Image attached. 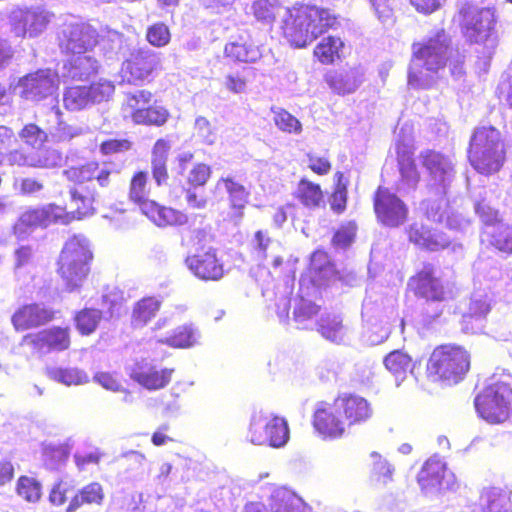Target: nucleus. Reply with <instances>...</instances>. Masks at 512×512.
Segmentation results:
<instances>
[{"instance_id": "53", "label": "nucleus", "mask_w": 512, "mask_h": 512, "mask_svg": "<svg viewBox=\"0 0 512 512\" xmlns=\"http://www.w3.org/2000/svg\"><path fill=\"white\" fill-rule=\"evenodd\" d=\"M275 125L283 132L299 134L302 131L300 121L282 108H272Z\"/></svg>"}, {"instance_id": "59", "label": "nucleus", "mask_w": 512, "mask_h": 512, "mask_svg": "<svg viewBox=\"0 0 512 512\" xmlns=\"http://www.w3.org/2000/svg\"><path fill=\"white\" fill-rule=\"evenodd\" d=\"M75 488L74 481L72 479L63 478L57 481L49 494V501L55 506H60L66 502L67 493L71 492Z\"/></svg>"}, {"instance_id": "11", "label": "nucleus", "mask_w": 512, "mask_h": 512, "mask_svg": "<svg viewBox=\"0 0 512 512\" xmlns=\"http://www.w3.org/2000/svg\"><path fill=\"white\" fill-rule=\"evenodd\" d=\"M408 285L415 294L426 300L424 317L428 322L437 319L443 312L442 302L446 299L447 291L442 280L436 275L432 266L424 268L409 280Z\"/></svg>"}, {"instance_id": "42", "label": "nucleus", "mask_w": 512, "mask_h": 512, "mask_svg": "<svg viewBox=\"0 0 512 512\" xmlns=\"http://www.w3.org/2000/svg\"><path fill=\"white\" fill-rule=\"evenodd\" d=\"M325 80L338 94H347L354 92L361 83L359 73L355 70L346 72L332 71L326 74Z\"/></svg>"}, {"instance_id": "48", "label": "nucleus", "mask_w": 512, "mask_h": 512, "mask_svg": "<svg viewBox=\"0 0 512 512\" xmlns=\"http://www.w3.org/2000/svg\"><path fill=\"white\" fill-rule=\"evenodd\" d=\"M343 47V42L338 37L328 36L323 38L315 47L314 55L323 64H330L336 58H339V53Z\"/></svg>"}, {"instance_id": "26", "label": "nucleus", "mask_w": 512, "mask_h": 512, "mask_svg": "<svg viewBox=\"0 0 512 512\" xmlns=\"http://www.w3.org/2000/svg\"><path fill=\"white\" fill-rule=\"evenodd\" d=\"M23 341L40 354H47L51 351H63L70 345L68 330L60 327L28 334L24 337Z\"/></svg>"}, {"instance_id": "36", "label": "nucleus", "mask_w": 512, "mask_h": 512, "mask_svg": "<svg viewBox=\"0 0 512 512\" xmlns=\"http://www.w3.org/2000/svg\"><path fill=\"white\" fill-rule=\"evenodd\" d=\"M64 68L67 69V77L83 81L98 72L99 62L89 53L73 54V57Z\"/></svg>"}, {"instance_id": "39", "label": "nucleus", "mask_w": 512, "mask_h": 512, "mask_svg": "<svg viewBox=\"0 0 512 512\" xmlns=\"http://www.w3.org/2000/svg\"><path fill=\"white\" fill-rule=\"evenodd\" d=\"M46 376L65 386L83 385L89 382L88 374L77 367L47 366Z\"/></svg>"}, {"instance_id": "31", "label": "nucleus", "mask_w": 512, "mask_h": 512, "mask_svg": "<svg viewBox=\"0 0 512 512\" xmlns=\"http://www.w3.org/2000/svg\"><path fill=\"white\" fill-rule=\"evenodd\" d=\"M53 318V312L43 304L23 305L15 311L12 323L16 330H27L44 325Z\"/></svg>"}, {"instance_id": "37", "label": "nucleus", "mask_w": 512, "mask_h": 512, "mask_svg": "<svg viewBox=\"0 0 512 512\" xmlns=\"http://www.w3.org/2000/svg\"><path fill=\"white\" fill-rule=\"evenodd\" d=\"M383 363L386 369L394 376L397 386L406 379L407 375L414 368L411 356L402 350L390 352L384 358Z\"/></svg>"}, {"instance_id": "57", "label": "nucleus", "mask_w": 512, "mask_h": 512, "mask_svg": "<svg viewBox=\"0 0 512 512\" xmlns=\"http://www.w3.org/2000/svg\"><path fill=\"white\" fill-rule=\"evenodd\" d=\"M17 493L28 502H36L41 496V485L34 478L22 476L17 482Z\"/></svg>"}, {"instance_id": "27", "label": "nucleus", "mask_w": 512, "mask_h": 512, "mask_svg": "<svg viewBox=\"0 0 512 512\" xmlns=\"http://www.w3.org/2000/svg\"><path fill=\"white\" fill-rule=\"evenodd\" d=\"M216 189L224 191L228 195L232 210L230 217L235 223L240 222L244 215L243 210L248 203L250 191L232 177L220 178L216 183Z\"/></svg>"}, {"instance_id": "38", "label": "nucleus", "mask_w": 512, "mask_h": 512, "mask_svg": "<svg viewBox=\"0 0 512 512\" xmlns=\"http://www.w3.org/2000/svg\"><path fill=\"white\" fill-rule=\"evenodd\" d=\"M499 197L500 195L496 194L491 189L487 190L484 188L482 192H479L475 199V212L485 224L486 228L495 226L497 223L501 222L499 220L498 210L492 206L494 200Z\"/></svg>"}, {"instance_id": "23", "label": "nucleus", "mask_w": 512, "mask_h": 512, "mask_svg": "<svg viewBox=\"0 0 512 512\" xmlns=\"http://www.w3.org/2000/svg\"><path fill=\"white\" fill-rule=\"evenodd\" d=\"M335 409L348 427L363 425L373 416L370 402L356 394H341L335 399Z\"/></svg>"}, {"instance_id": "17", "label": "nucleus", "mask_w": 512, "mask_h": 512, "mask_svg": "<svg viewBox=\"0 0 512 512\" xmlns=\"http://www.w3.org/2000/svg\"><path fill=\"white\" fill-rule=\"evenodd\" d=\"M418 482L426 494H435L445 490H454L457 486L453 472L438 457L429 458L418 474Z\"/></svg>"}, {"instance_id": "7", "label": "nucleus", "mask_w": 512, "mask_h": 512, "mask_svg": "<svg viewBox=\"0 0 512 512\" xmlns=\"http://www.w3.org/2000/svg\"><path fill=\"white\" fill-rule=\"evenodd\" d=\"M147 179L148 175L145 172H138L134 175L130 183V200L137 204L141 212L159 227L186 224L188 216L185 213L170 207L160 206L155 201L148 199Z\"/></svg>"}, {"instance_id": "55", "label": "nucleus", "mask_w": 512, "mask_h": 512, "mask_svg": "<svg viewBox=\"0 0 512 512\" xmlns=\"http://www.w3.org/2000/svg\"><path fill=\"white\" fill-rule=\"evenodd\" d=\"M71 200L76 205V210L68 212L74 219H82L83 217L92 215L94 213V197H86L79 193L76 189L70 190Z\"/></svg>"}, {"instance_id": "50", "label": "nucleus", "mask_w": 512, "mask_h": 512, "mask_svg": "<svg viewBox=\"0 0 512 512\" xmlns=\"http://www.w3.org/2000/svg\"><path fill=\"white\" fill-rule=\"evenodd\" d=\"M64 107L70 111H79L91 105L89 90L86 86L69 87L63 95Z\"/></svg>"}, {"instance_id": "18", "label": "nucleus", "mask_w": 512, "mask_h": 512, "mask_svg": "<svg viewBox=\"0 0 512 512\" xmlns=\"http://www.w3.org/2000/svg\"><path fill=\"white\" fill-rule=\"evenodd\" d=\"M396 151L401 175L398 191L408 192L416 187L419 173L413 160V139L410 130L405 127H401L398 133Z\"/></svg>"}, {"instance_id": "21", "label": "nucleus", "mask_w": 512, "mask_h": 512, "mask_svg": "<svg viewBox=\"0 0 512 512\" xmlns=\"http://www.w3.org/2000/svg\"><path fill=\"white\" fill-rule=\"evenodd\" d=\"M374 210L378 221L388 227L402 225L408 216V208L405 203L383 187H379L375 194Z\"/></svg>"}, {"instance_id": "35", "label": "nucleus", "mask_w": 512, "mask_h": 512, "mask_svg": "<svg viewBox=\"0 0 512 512\" xmlns=\"http://www.w3.org/2000/svg\"><path fill=\"white\" fill-rule=\"evenodd\" d=\"M224 51L227 57L246 63H254L262 56L260 47L254 44L249 36L243 35L227 43Z\"/></svg>"}, {"instance_id": "4", "label": "nucleus", "mask_w": 512, "mask_h": 512, "mask_svg": "<svg viewBox=\"0 0 512 512\" xmlns=\"http://www.w3.org/2000/svg\"><path fill=\"white\" fill-rule=\"evenodd\" d=\"M506 150L499 130L492 126L475 129L469 149V161L476 171L490 175L498 172L505 162Z\"/></svg>"}, {"instance_id": "5", "label": "nucleus", "mask_w": 512, "mask_h": 512, "mask_svg": "<svg viewBox=\"0 0 512 512\" xmlns=\"http://www.w3.org/2000/svg\"><path fill=\"white\" fill-rule=\"evenodd\" d=\"M91 259L90 243L85 236L74 235L65 242L58 264L59 274L68 291L81 287L88 275V262Z\"/></svg>"}, {"instance_id": "43", "label": "nucleus", "mask_w": 512, "mask_h": 512, "mask_svg": "<svg viewBox=\"0 0 512 512\" xmlns=\"http://www.w3.org/2000/svg\"><path fill=\"white\" fill-rule=\"evenodd\" d=\"M484 233L488 236L490 244L498 251L512 254V225L500 222L485 228Z\"/></svg>"}, {"instance_id": "52", "label": "nucleus", "mask_w": 512, "mask_h": 512, "mask_svg": "<svg viewBox=\"0 0 512 512\" xmlns=\"http://www.w3.org/2000/svg\"><path fill=\"white\" fill-rule=\"evenodd\" d=\"M101 318L102 313L100 310L84 309L76 315L77 329L81 334L89 335L96 330Z\"/></svg>"}, {"instance_id": "34", "label": "nucleus", "mask_w": 512, "mask_h": 512, "mask_svg": "<svg viewBox=\"0 0 512 512\" xmlns=\"http://www.w3.org/2000/svg\"><path fill=\"white\" fill-rule=\"evenodd\" d=\"M201 334L192 324H184L166 335H156L155 341L172 348H190L199 344Z\"/></svg>"}, {"instance_id": "41", "label": "nucleus", "mask_w": 512, "mask_h": 512, "mask_svg": "<svg viewBox=\"0 0 512 512\" xmlns=\"http://www.w3.org/2000/svg\"><path fill=\"white\" fill-rule=\"evenodd\" d=\"M104 490L100 483L91 482L82 487L69 502L66 512H76L84 504L102 505Z\"/></svg>"}, {"instance_id": "62", "label": "nucleus", "mask_w": 512, "mask_h": 512, "mask_svg": "<svg viewBox=\"0 0 512 512\" xmlns=\"http://www.w3.org/2000/svg\"><path fill=\"white\" fill-rule=\"evenodd\" d=\"M88 132L87 127L73 126L60 122L53 133L58 141H69Z\"/></svg>"}, {"instance_id": "58", "label": "nucleus", "mask_w": 512, "mask_h": 512, "mask_svg": "<svg viewBox=\"0 0 512 512\" xmlns=\"http://www.w3.org/2000/svg\"><path fill=\"white\" fill-rule=\"evenodd\" d=\"M33 162H30V167L36 168H54L62 163V155L55 149H47L40 153L32 154Z\"/></svg>"}, {"instance_id": "1", "label": "nucleus", "mask_w": 512, "mask_h": 512, "mask_svg": "<svg viewBox=\"0 0 512 512\" xmlns=\"http://www.w3.org/2000/svg\"><path fill=\"white\" fill-rule=\"evenodd\" d=\"M252 9L255 17L266 23L272 22L276 15H281L284 36L297 48L310 44L336 22L328 10L309 5L283 8L277 0H256Z\"/></svg>"}, {"instance_id": "40", "label": "nucleus", "mask_w": 512, "mask_h": 512, "mask_svg": "<svg viewBox=\"0 0 512 512\" xmlns=\"http://www.w3.org/2000/svg\"><path fill=\"white\" fill-rule=\"evenodd\" d=\"M318 331L325 339L335 343L345 342L349 338V329L339 315L322 316L318 322Z\"/></svg>"}, {"instance_id": "63", "label": "nucleus", "mask_w": 512, "mask_h": 512, "mask_svg": "<svg viewBox=\"0 0 512 512\" xmlns=\"http://www.w3.org/2000/svg\"><path fill=\"white\" fill-rule=\"evenodd\" d=\"M356 229L357 227L353 222H349L341 226L333 237V244L340 248H346L352 243L356 234Z\"/></svg>"}, {"instance_id": "30", "label": "nucleus", "mask_w": 512, "mask_h": 512, "mask_svg": "<svg viewBox=\"0 0 512 512\" xmlns=\"http://www.w3.org/2000/svg\"><path fill=\"white\" fill-rule=\"evenodd\" d=\"M250 247L251 255L256 261L263 262L270 257L274 269H278L282 265L283 258L278 254L281 249L280 243L271 238L267 231H256L250 241Z\"/></svg>"}, {"instance_id": "44", "label": "nucleus", "mask_w": 512, "mask_h": 512, "mask_svg": "<svg viewBox=\"0 0 512 512\" xmlns=\"http://www.w3.org/2000/svg\"><path fill=\"white\" fill-rule=\"evenodd\" d=\"M161 302L154 298H143L135 305L132 314V324L135 327L145 326L159 311Z\"/></svg>"}, {"instance_id": "56", "label": "nucleus", "mask_w": 512, "mask_h": 512, "mask_svg": "<svg viewBox=\"0 0 512 512\" xmlns=\"http://www.w3.org/2000/svg\"><path fill=\"white\" fill-rule=\"evenodd\" d=\"M18 135L25 144L36 149H39L48 137L44 130L33 123L25 125Z\"/></svg>"}, {"instance_id": "3", "label": "nucleus", "mask_w": 512, "mask_h": 512, "mask_svg": "<svg viewBox=\"0 0 512 512\" xmlns=\"http://www.w3.org/2000/svg\"><path fill=\"white\" fill-rule=\"evenodd\" d=\"M449 38L439 31L423 44L414 45V57L408 72V84L414 88H426L433 74L443 68L448 59Z\"/></svg>"}, {"instance_id": "46", "label": "nucleus", "mask_w": 512, "mask_h": 512, "mask_svg": "<svg viewBox=\"0 0 512 512\" xmlns=\"http://www.w3.org/2000/svg\"><path fill=\"white\" fill-rule=\"evenodd\" d=\"M296 198L308 208H316L323 202V193L318 184L302 179L296 190Z\"/></svg>"}, {"instance_id": "51", "label": "nucleus", "mask_w": 512, "mask_h": 512, "mask_svg": "<svg viewBox=\"0 0 512 512\" xmlns=\"http://www.w3.org/2000/svg\"><path fill=\"white\" fill-rule=\"evenodd\" d=\"M481 504L484 512H508L507 497L496 488L488 489L483 492Z\"/></svg>"}, {"instance_id": "64", "label": "nucleus", "mask_w": 512, "mask_h": 512, "mask_svg": "<svg viewBox=\"0 0 512 512\" xmlns=\"http://www.w3.org/2000/svg\"><path fill=\"white\" fill-rule=\"evenodd\" d=\"M93 380L106 390L112 392L122 391L120 380L109 372H98L94 375Z\"/></svg>"}, {"instance_id": "6", "label": "nucleus", "mask_w": 512, "mask_h": 512, "mask_svg": "<svg viewBox=\"0 0 512 512\" xmlns=\"http://www.w3.org/2000/svg\"><path fill=\"white\" fill-rule=\"evenodd\" d=\"M208 233L204 229H194L185 242L189 248L185 264L191 273L201 280H219L223 276V266L216 257L215 250L206 248Z\"/></svg>"}, {"instance_id": "16", "label": "nucleus", "mask_w": 512, "mask_h": 512, "mask_svg": "<svg viewBox=\"0 0 512 512\" xmlns=\"http://www.w3.org/2000/svg\"><path fill=\"white\" fill-rule=\"evenodd\" d=\"M53 19V14L41 6L16 8L10 22L17 36L34 38L42 34Z\"/></svg>"}, {"instance_id": "8", "label": "nucleus", "mask_w": 512, "mask_h": 512, "mask_svg": "<svg viewBox=\"0 0 512 512\" xmlns=\"http://www.w3.org/2000/svg\"><path fill=\"white\" fill-rule=\"evenodd\" d=\"M470 367V356L466 350L457 346L436 348L428 362V372L438 379L456 384L463 379Z\"/></svg>"}, {"instance_id": "13", "label": "nucleus", "mask_w": 512, "mask_h": 512, "mask_svg": "<svg viewBox=\"0 0 512 512\" xmlns=\"http://www.w3.org/2000/svg\"><path fill=\"white\" fill-rule=\"evenodd\" d=\"M152 100V93L147 90H137L127 93L123 103L125 117L138 125H164L168 118V110L159 105L147 107Z\"/></svg>"}, {"instance_id": "49", "label": "nucleus", "mask_w": 512, "mask_h": 512, "mask_svg": "<svg viewBox=\"0 0 512 512\" xmlns=\"http://www.w3.org/2000/svg\"><path fill=\"white\" fill-rule=\"evenodd\" d=\"M371 461V478L379 485H387L392 481L394 468L378 452L369 455Z\"/></svg>"}, {"instance_id": "60", "label": "nucleus", "mask_w": 512, "mask_h": 512, "mask_svg": "<svg viewBox=\"0 0 512 512\" xmlns=\"http://www.w3.org/2000/svg\"><path fill=\"white\" fill-rule=\"evenodd\" d=\"M170 31L163 23H156L147 29L146 38L155 47L166 46L170 41Z\"/></svg>"}, {"instance_id": "33", "label": "nucleus", "mask_w": 512, "mask_h": 512, "mask_svg": "<svg viewBox=\"0 0 512 512\" xmlns=\"http://www.w3.org/2000/svg\"><path fill=\"white\" fill-rule=\"evenodd\" d=\"M63 174L71 182L84 183L95 179L101 187H106L110 183L111 170L106 164L89 162L80 167L66 169Z\"/></svg>"}, {"instance_id": "29", "label": "nucleus", "mask_w": 512, "mask_h": 512, "mask_svg": "<svg viewBox=\"0 0 512 512\" xmlns=\"http://www.w3.org/2000/svg\"><path fill=\"white\" fill-rule=\"evenodd\" d=\"M491 310V299L484 292L472 294L466 314L463 316V329L470 333L483 330V320Z\"/></svg>"}, {"instance_id": "20", "label": "nucleus", "mask_w": 512, "mask_h": 512, "mask_svg": "<svg viewBox=\"0 0 512 512\" xmlns=\"http://www.w3.org/2000/svg\"><path fill=\"white\" fill-rule=\"evenodd\" d=\"M73 218L65 208L47 204L23 212L15 225V232L24 233L25 228L47 227L53 223L68 224Z\"/></svg>"}, {"instance_id": "32", "label": "nucleus", "mask_w": 512, "mask_h": 512, "mask_svg": "<svg viewBox=\"0 0 512 512\" xmlns=\"http://www.w3.org/2000/svg\"><path fill=\"white\" fill-rule=\"evenodd\" d=\"M407 233L410 242L426 250L438 251L450 244L449 237L443 232L431 231L420 223H413Z\"/></svg>"}, {"instance_id": "61", "label": "nucleus", "mask_w": 512, "mask_h": 512, "mask_svg": "<svg viewBox=\"0 0 512 512\" xmlns=\"http://www.w3.org/2000/svg\"><path fill=\"white\" fill-rule=\"evenodd\" d=\"M195 135L205 144L212 145L217 140V133L211 123L202 116L195 119Z\"/></svg>"}, {"instance_id": "14", "label": "nucleus", "mask_w": 512, "mask_h": 512, "mask_svg": "<svg viewBox=\"0 0 512 512\" xmlns=\"http://www.w3.org/2000/svg\"><path fill=\"white\" fill-rule=\"evenodd\" d=\"M59 46L67 53H90L98 44V32L90 24L76 18L66 20L58 32Z\"/></svg>"}, {"instance_id": "47", "label": "nucleus", "mask_w": 512, "mask_h": 512, "mask_svg": "<svg viewBox=\"0 0 512 512\" xmlns=\"http://www.w3.org/2000/svg\"><path fill=\"white\" fill-rule=\"evenodd\" d=\"M390 334V328L382 319L371 317L365 320L363 337L370 345L383 343Z\"/></svg>"}, {"instance_id": "15", "label": "nucleus", "mask_w": 512, "mask_h": 512, "mask_svg": "<svg viewBox=\"0 0 512 512\" xmlns=\"http://www.w3.org/2000/svg\"><path fill=\"white\" fill-rule=\"evenodd\" d=\"M58 75L51 69H39L19 78L16 93L29 101H40L52 95L58 88Z\"/></svg>"}, {"instance_id": "28", "label": "nucleus", "mask_w": 512, "mask_h": 512, "mask_svg": "<svg viewBox=\"0 0 512 512\" xmlns=\"http://www.w3.org/2000/svg\"><path fill=\"white\" fill-rule=\"evenodd\" d=\"M421 209L425 212L428 219L444 223L450 230L464 231L469 227L470 222L462 215L447 211V204L444 199L438 201L425 200L421 204Z\"/></svg>"}, {"instance_id": "45", "label": "nucleus", "mask_w": 512, "mask_h": 512, "mask_svg": "<svg viewBox=\"0 0 512 512\" xmlns=\"http://www.w3.org/2000/svg\"><path fill=\"white\" fill-rule=\"evenodd\" d=\"M273 512H306L302 500L286 490H278L272 495Z\"/></svg>"}, {"instance_id": "54", "label": "nucleus", "mask_w": 512, "mask_h": 512, "mask_svg": "<svg viewBox=\"0 0 512 512\" xmlns=\"http://www.w3.org/2000/svg\"><path fill=\"white\" fill-rule=\"evenodd\" d=\"M87 90H89V100L92 105L108 101L114 94L115 86L109 80L100 79L87 87Z\"/></svg>"}, {"instance_id": "24", "label": "nucleus", "mask_w": 512, "mask_h": 512, "mask_svg": "<svg viewBox=\"0 0 512 512\" xmlns=\"http://www.w3.org/2000/svg\"><path fill=\"white\" fill-rule=\"evenodd\" d=\"M313 426L323 439H338L346 432V424L333 404L319 402L313 414Z\"/></svg>"}, {"instance_id": "12", "label": "nucleus", "mask_w": 512, "mask_h": 512, "mask_svg": "<svg viewBox=\"0 0 512 512\" xmlns=\"http://www.w3.org/2000/svg\"><path fill=\"white\" fill-rule=\"evenodd\" d=\"M495 23L494 11L490 8L468 6L462 11V29L470 42L493 48L497 40Z\"/></svg>"}, {"instance_id": "10", "label": "nucleus", "mask_w": 512, "mask_h": 512, "mask_svg": "<svg viewBox=\"0 0 512 512\" xmlns=\"http://www.w3.org/2000/svg\"><path fill=\"white\" fill-rule=\"evenodd\" d=\"M478 415L490 424L508 420L512 409V389L504 382L489 384L474 401Z\"/></svg>"}, {"instance_id": "22", "label": "nucleus", "mask_w": 512, "mask_h": 512, "mask_svg": "<svg viewBox=\"0 0 512 512\" xmlns=\"http://www.w3.org/2000/svg\"><path fill=\"white\" fill-rule=\"evenodd\" d=\"M160 64L158 53L149 48H138L123 62L121 73L124 80L135 83L147 79Z\"/></svg>"}, {"instance_id": "19", "label": "nucleus", "mask_w": 512, "mask_h": 512, "mask_svg": "<svg viewBox=\"0 0 512 512\" xmlns=\"http://www.w3.org/2000/svg\"><path fill=\"white\" fill-rule=\"evenodd\" d=\"M422 165L430 175L431 186L436 194H447L454 178V164L450 157L439 152L426 150L421 152Z\"/></svg>"}, {"instance_id": "9", "label": "nucleus", "mask_w": 512, "mask_h": 512, "mask_svg": "<svg viewBox=\"0 0 512 512\" xmlns=\"http://www.w3.org/2000/svg\"><path fill=\"white\" fill-rule=\"evenodd\" d=\"M247 439L254 445L281 448L289 440L288 423L273 413L255 412L249 423Z\"/></svg>"}, {"instance_id": "2", "label": "nucleus", "mask_w": 512, "mask_h": 512, "mask_svg": "<svg viewBox=\"0 0 512 512\" xmlns=\"http://www.w3.org/2000/svg\"><path fill=\"white\" fill-rule=\"evenodd\" d=\"M335 276L334 268L323 251L312 254L309 268V276L300 279L299 300L294 307V320L299 328L309 327L311 319L318 313L319 306L311 297L318 294V288L329 282Z\"/></svg>"}, {"instance_id": "25", "label": "nucleus", "mask_w": 512, "mask_h": 512, "mask_svg": "<svg viewBox=\"0 0 512 512\" xmlns=\"http://www.w3.org/2000/svg\"><path fill=\"white\" fill-rule=\"evenodd\" d=\"M173 372V369L162 368L153 361L142 360L133 365L130 377L147 390H159L170 383Z\"/></svg>"}]
</instances>
